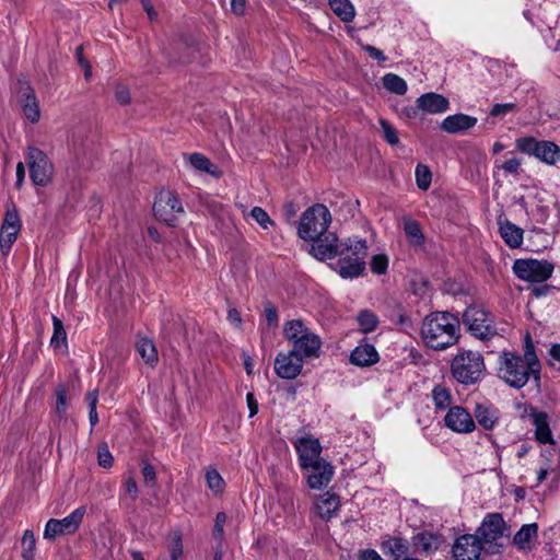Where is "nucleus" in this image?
I'll return each instance as SVG.
<instances>
[{
	"mask_svg": "<svg viewBox=\"0 0 560 560\" xmlns=\"http://www.w3.org/2000/svg\"><path fill=\"white\" fill-rule=\"evenodd\" d=\"M460 322L450 312H432L421 324V338L427 347L444 350L455 345L459 339Z\"/></svg>",
	"mask_w": 560,
	"mask_h": 560,
	"instance_id": "f257e3e1",
	"label": "nucleus"
},
{
	"mask_svg": "<svg viewBox=\"0 0 560 560\" xmlns=\"http://www.w3.org/2000/svg\"><path fill=\"white\" fill-rule=\"evenodd\" d=\"M339 259L334 268L342 278H358L365 270L368 246L364 240L349 238L340 244Z\"/></svg>",
	"mask_w": 560,
	"mask_h": 560,
	"instance_id": "f03ea898",
	"label": "nucleus"
},
{
	"mask_svg": "<svg viewBox=\"0 0 560 560\" xmlns=\"http://www.w3.org/2000/svg\"><path fill=\"white\" fill-rule=\"evenodd\" d=\"M540 371H536L520 354L511 351H503L499 357V375L505 383L514 388L525 386L533 375L539 380Z\"/></svg>",
	"mask_w": 560,
	"mask_h": 560,
	"instance_id": "7ed1b4c3",
	"label": "nucleus"
},
{
	"mask_svg": "<svg viewBox=\"0 0 560 560\" xmlns=\"http://www.w3.org/2000/svg\"><path fill=\"white\" fill-rule=\"evenodd\" d=\"M485 371L483 357L478 351L460 350L451 363L452 375L464 385H472L479 382Z\"/></svg>",
	"mask_w": 560,
	"mask_h": 560,
	"instance_id": "20e7f679",
	"label": "nucleus"
},
{
	"mask_svg": "<svg viewBox=\"0 0 560 560\" xmlns=\"http://www.w3.org/2000/svg\"><path fill=\"white\" fill-rule=\"evenodd\" d=\"M467 330L480 340H490L505 332L504 327H498L493 316L481 305H469L462 316Z\"/></svg>",
	"mask_w": 560,
	"mask_h": 560,
	"instance_id": "39448f33",
	"label": "nucleus"
},
{
	"mask_svg": "<svg viewBox=\"0 0 560 560\" xmlns=\"http://www.w3.org/2000/svg\"><path fill=\"white\" fill-rule=\"evenodd\" d=\"M330 223L331 215L327 207L316 203L303 212L298 234L304 241L315 240L326 233Z\"/></svg>",
	"mask_w": 560,
	"mask_h": 560,
	"instance_id": "423d86ee",
	"label": "nucleus"
},
{
	"mask_svg": "<svg viewBox=\"0 0 560 560\" xmlns=\"http://www.w3.org/2000/svg\"><path fill=\"white\" fill-rule=\"evenodd\" d=\"M516 148L521 152L533 155L549 165H553L560 161V148L552 141L524 137L516 140Z\"/></svg>",
	"mask_w": 560,
	"mask_h": 560,
	"instance_id": "0eeeda50",
	"label": "nucleus"
},
{
	"mask_svg": "<svg viewBox=\"0 0 560 560\" xmlns=\"http://www.w3.org/2000/svg\"><path fill=\"white\" fill-rule=\"evenodd\" d=\"M506 530L505 522L500 513L487 514L478 529L482 545L488 546L487 551L494 553L502 546L500 540Z\"/></svg>",
	"mask_w": 560,
	"mask_h": 560,
	"instance_id": "6e6552de",
	"label": "nucleus"
},
{
	"mask_svg": "<svg viewBox=\"0 0 560 560\" xmlns=\"http://www.w3.org/2000/svg\"><path fill=\"white\" fill-rule=\"evenodd\" d=\"M153 212L160 221L174 225L178 215L184 212V209L175 192L162 190L155 197Z\"/></svg>",
	"mask_w": 560,
	"mask_h": 560,
	"instance_id": "1a4fd4ad",
	"label": "nucleus"
},
{
	"mask_svg": "<svg viewBox=\"0 0 560 560\" xmlns=\"http://www.w3.org/2000/svg\"><path fill=\"white\" fill-rule=\"evenodd\" d=\"M26 163L30 167V176L34 185L46 186L54 173L52 164L48 156L37 148H28Z\"/></svg>",
	"mask_w": 560,
	"mask_h": 560,
	"instance_id": "9d476101",
	"label": "nucleus"
},
{
	"mask_svg": "<svg viewBox=\"0 0 560 560\" xmlns=\"http://www.w3.org/2000/svg\"><path fill=\"white\" fill-rule=\"evenodd\" d=\"M555 266L548 260L533 258L516 259L513 264L514 275L520 280H548L553 272Z\"/></svg>",
	"mask_w": 560,
	"mask_h": 560,
	"instance_id": "9b49d317",
	"label": "nucleus"
},
{
	"mask_svg": "<svg viewBox=\"0 0 560 560\" xmlns=\"http://www.w3.org/2000/svg\"><path fill=\"white\" fill-rule=\"evenodd\" d=\"M84 514L85 508L80 506L62 520L50 518L46 523L44 538L54 540L58 536L74 533L79 528Z\"/></svg>",
	"mask_w": 560,
	"mask_h": 560,
	"instance_id": "f8f14e48",
	"label": "nucleus"
},
{
	"mask_svg": "<svg viewBox=\"0 0 560 560\" xmlns=\"http://www.w3.org/2000/svg\"><path fill=\"white\" fill-rule=\"evenodd\" d=\"M485 548L477 535L466 534L456 539L452 552L456 560H479Z\"/></svg>",
	"mask_w": 560,
	"mask_h": 560,
	"instance_id": "ddd939ff",
	"label": "nucleus"
},
{
	"mask_svg": "<svg viewBox=\"0 0 560 560\" xmlns=\"http://www.w3.org/2000/svg\"><path fill=\"white\" fill-rule=\"evenodd\" d=\"M294 446L299 455V463L302 469L324 459L320 457L322 445L316 438L302 436L295 441Z\"/></svg>",
	"mask_w": 560,
	"mask_h": 560,
	"instance_id": "4468645a",
	"label": "nucleus"
},
{
	"mask_svg": "<svg viewBox=\"0 0 560 560\" xmlns=\"http://www.w3.org/2000/svg\"><path fill=\"white\" fill-rule=\"evenodd\" d=\"M303 362L304 358L292 350L279 353L275 360V371L281 378L293 380L301 373Z\"/></svg>",
	"mask_w": 560,
	"mask_h": 560,
	"instance_id": "2eb2a0df",
	"label": "nucleus"
},
{
	"mask_svg": "<svg viewBox=\"0 0 560 560\" xmlns=\"http://www.w3.org/2000/svg\"><path fill=\"white\" fill-rule=\"evenodd\" d=\"M306 481L307 486L314 490L326 488L331 481L335 469L326 459L319 460L307 468Z\"/></svg>",
	"mask_w": 560,
	"mask_h": 560,
	"instance_id": "dca6fc26",
	"label": "nucleus"
},
{
	"mask_svg": "<svg viewBox=\"0 0 560 560\" xmlns=\"http://www.w3.org/2000/svg\"><path fill=\"white\" fill-rule=\"evenodd\" d=\"M444 422L447 428L457 433H469L476 427L471 415L460 406L450 408Z\"/></svg>",
	"mask_w": 560,
	"mask_h": 560,
	"instance_id": "f3484780",
	"label": "nucleus"
},
{
	"mask_svg": "<svg viewBox=\"0 0 560 560\" xmlns=\"http://www.w3.org/2000/svg\"><path fill=\"white\" fill-rule=\"evenodd\" d=\"M313 244L310 248V254L319 260L331 259L336 257L340 249V244L335 234L330 233L318 238L311 240Z\"/></svg>",
	"mask_w": 560,
	"mask_h": 560,
	"instance_id": "a211bd4d",
	"label": "nucleus"
},
{
	"mask_svg": "<svg viewBox=\"0 0 560 560\" xmlns=\"http://www.w3.org/2000/svg\"><path fill=\"white\" fill-rule=\"evenodd\" d=\"M417 108L428 114H442L448 109V100L438 93L429 92L420 95L417 101Z\"/></svg>",
	"mask_w": 560,
	"mask_h": 560,
	"instance_id": "6ab92c4d",
	"label": "nucleus"
},
{
	"mask_svg": "<svg viewBox=\"0 0 560 560\" xmlns=\"http://www.w3.org/2000/svg\"><path fill=\"white\" fill-rule=\"evenodd\" d=\"M477 124V118L466 114L450 115L444 118L441 129L447 133H458L472 128Z\"/></svg>",
	"mask_w": 560,
	"mask_h": 560,
	"instance_id": "aec40b11",
	"label": "nucleus"
},
{
	"mask_svg": "<svg viewBox=\"0 0 560 560\" xmlns=\"http://www.w3.org/2000/svg\"><path fill=\"white\" fill-rule=\"evenodd\" d=\"M378 360L380 357L375 347L370 343L357 346L350 354V362L360 368L371 366L377 363Z\"/></svg>",
	"mask_w": 560,
	"mask_h": 560,
	"instance_id": "412c9836",
	"label": "nucleus"
},
{
	"mask_svg": "<svg viewBox=\"0 0 560 560\" xmlns=\"http://www.w3.org/2000/svg\"><path fill=\"white\" fill-rule=\"evenodd\" d=\"M322 340L314 331L306 334L299 343L292 347V351L304 359H316L320 354Z\"/></svg>",
	"mask_w": 560,
	"mask_h": 560,
	"instance_id": "4be33fe9",
	"label": "nucleus"
},
{
	"mask_svg": "<svg viewBox=\"0 0 560 560\" xmlns=\"http://www.w3.org/2000/svg\"><path fill=\"white\" fill-rule=\"evenodd\" d=\"M412 544L419 552L433 553L440 548L442 538L438 534L422 532L413 536Z\"/></svg>",
	"mask_w": 560,
	"mask_h": 560,
	"instance_id": "5701e85b",
	"label": "nucleus"
},
{
	"mask_svg": "<svg viewBox=\"0 0 560 560\" xmlns=\"http://www.w3.org/2000/svg\"><path fill=\"white\" fill-rule=\"evenodd\" d=\"M316 511L324 521H329L340 508L339 497L335 493L326 492L316 502Z\"/></svg>",
	"mask_w": 560,
	"mask_h": 560,
	"instance_id": "b1692460",
	"label": "nucleus"
},
{
	"mask_svg": "<svg viewBox=\"0 0 560 560\" xmlns=\"http://www.w3.org/2000/svg\"><path fill=\"white\" fill-rule=\"evenodd\" d=\"M500 235L511 248H518L523 243V229L510 221L499 222Z\"/></svg>",
	"mask_w": 560,
	"mask_h": 560,
	"instance_id": "393cba45",
	"label": "nucleus"
},
{
	"mask_svg": "<svg viewBox=\"0 0 560 560\" xmlns=\"http://www.w3.org/2000/svg\"><path fill=\"white\" fill-rule=\"evenodd\" d=\"M311 332L312 330L301 319L289 320L283 326V335L292 343V347L305 338L306 334Z\"/></svg>",
	"mask_w": 560,
	"mask_h": 560,
	"instance_id": "a878e982",
	"label": "nucleus"
},
{
	"mask_svg": "<svg viewBox=\"0 0 560 560\" xmlns=\"http://www.w3.org/2000/svg\"><path fill=\"white\" fill-rule=\"evenodd\" d=\"M532 419L535 427L536 440L542 444L552 443V434L547 415L545 412H534Z\"/></svg>",
	"mask_w": 560,
	"mask_h": 560,
	"instance_id": "bb28decb",
	"label": "nucleus"
},
{
	"mask_svg": "<svg viewBox=\"0 0 560 560\" xmlns=\"http://www.w3.org/2000/svg\"><path fill=\"white\" fill-rule=\"evenodd\" d=\"M475 418L485 430H491L498 422L497 410L488 405L477 404L474 410Z\"/></svg>",
	"mask_w": 560,
	"mask_h": 560,
	"instance_id": "cd10ccee",
	"label": "nucleus"
},
{
	"mask_svg": "<svg viewBox=\"0 0 560 560\" xmlns=\"http://www.w3.org/2000/svg\"><path fill=\"white\" fill-rule=\"evenodd\" d=\"M136 348L137 352L147 364L154 366L158 363V351L151 339L140 338L136 343Z\"/></svg>",
	"mask_w": 560,
	"mask_h": 560,
	"instance_id": "c85d7f7f",
	"label": "nucleus"
},
{
	"mask_svg": "<svg viewBox=\"0 0 560 560\" xmlns=\"http://www.w3.org/2000/svg\"><path fill=\"white\" fill-rule=\"evenodd\" d=\"M328 2L334 13L341 21L348 23L354 19L355 11L350 0H328Z\"/></svg>",
	"mask_w": 560,
	"mask_h": 560,
	"instance_id": "c756f323",
	"label": "nucleus"
},
{
	"mask_svg": "<svg viewBox=\"0 0 560 560\" xmlns=\"http://www.w3.org/2000/svg\"><path fill=\"white\" fill-rule=\"evenodd\" d=\"M382 548L390 553L395 560H399L408 552V541L400 537H392L383 542Z\"/></svg>",
	"mask_w": 560,
	"mask_h": 560,
	"instance_id": "7c9ffc66",
	"label": "nucleus"
},
{
	"mask_svg": "<svg viewBox=\"0 0 560 560\" xmlns=\"http://www.w3.org/2000/svg\"><path fill=\"white\" fill-rule=\"evenodd\" d=\"M537 532L538 526L535 523L523 525L514 535L513 541L520 548L525 549L528 547L529 542L537 537Z\"/></svg>",
	"mask_w": 560,
	"mask_h": 560,
	"instance_id": "2f4dec72",
	"label": "nucleus"
},
{
	"mask_svg": "<svg viewBox=\"0 0 560 560\" xmlns=\"http://www.w3.org/2000/svg\"><path fill=\"white\" fill-rule=\"evenodd\" d=\"M189 162L197 171L206 172L217 177L220 175V172H217V166L201 153L190 154Z\"/></svg>",
	"mask_w": 560,
	"mask_h": 560,
	"instance_id": "473e14b6",
	"label": "nucleus"
},
{
	"mask_svg": "<svg viewBox=\"0 0 560 560\" xmlns=\"http://www.w3.org/2000/svg\"><path fill=\"white\" fill-rule=\"evenodd\" d=\"M383 85L390 93L404 95L407 92L406 81L395 73H386L383 77Z\"/></svg>",
	"mask_w": 560,
	"mask_h": 560,
	"instance_id": "72a5a7b5",
	"label": "nucleus"
},
{
	"mask_svg": "<svg viewBox=\"0 0 560 560\" xmlns=\"http://www.w3.org/2000/svg\"><path fill=\"white\" fill-rule=\"evenodd\" d=\"M357 319H358V323L360 326V331L363 334H369V332L374 331L378 325L377 316L369 310H362L358 314Z\"/></svg>",
	"mask_w": 560,
	"mask_h": 560,
	"instance_id": "f704fd0d",
	"label": "nucleus"
},
{
	"mask_svg": "<svg viewBox=\"0 0 560 560\" xmlns=\"http://www.w3.org/2000/svg\"><path fill=\"white\" fill-rule=\"evenodd\" d=\"M404 231L413 245H422L424 236L417 221L408 219L404 222Z\"/></svg>",
	"mask_w": 560,
	"mask_h": 560,
	"instance_id": "c9c22d12",
	"label": "nucleus"
},
{
	"mask_svg": "<svg viewBox=\"0 0 560 560\" xmlns=\"http://www.w3.org/2000/svg\"><path fill=\"white\" fill-rule=\"evenodd\" d=\"M22 558L23 560H34L36 550V540L34 533L26 529L22 537Z\"/></svg>",
	"mask_w": 560,
	"mask_h": 560,
	"instance_id": "e433bc0d",
	"label": "nucleus"
},
{
	"mask_svg": "<svg viewBox=\"0 0 560 560\" xmlns=\"http://www.w3.org/2000/svg\"><path fill=\"white\" fill-rule=\"evenodd\" d=\"M432 398H433L435 407L439 409H445L452 402L451 392L441 385H436L433 388Z\"/></svg>",
	"mask_w": 560,
	"mask_h": 560,
	"instance_id": "4c0bfd02",
	"label": "nucleus"
},
{
	"mask_svg": "<svg viewBox=\"0 0 560 560\" xmlns=\"http://www.w3.org/2000/svg\"><path fill=\"white\" fill-rule=\"evenodd\" d=\"M416 183L419 189L427 190L431 185L432 173L424 164H418L415 171Z\"/></svg>",
	"mask_w": 560,
	"mask_h": 560,
	"instance_id": "58836bf2",
	"label": "nucleus"
},
{
	"mask_svg": "<svg viewBox=\"0 0 560 560\" xmlns=\"http://www.w3.org/2000/svg\"><path fill=\"white\" fill-rule=\"evenodd\" d=\"M206 481L209 489L212 490L214 493L222 492L225 486L223 478L214 468L207 469Z\"/></svg>",
	"mask_w": 560,
	"mask_h": 560,
	"instance_id": "ea45409f",
	"label": "nucleus"
},
{
	"mask_svg": "<svg viewBox=\"0 0 560 560\" xmlns=\"http://www.w3.org/2000/svg\"><path fill=\"white\" fill-rule=\"evenodd\" d=\"M52 324H54V334L50 340V345L54 348H60L61 345H66L67 341V334L63 328V324L61 319H59L56 316H52Z\"/></svg>",
	"mask_w": 560,
	"mask_h": 560,
	"instance_id": "a19ab883",
	"label": "nucleus"
},
{
	"mask_svg": "<svg viewBox=\"0 0 560 560\" xmlns=\"http://www.w3.org/2000/svg\"><path fill=\"white\" fill-rule=\"evenodd\" d=\"M522 358L534 366L536 371H540V363L535 353V347L529 334H526L525 336L524 357Z\"/></svg>",
	"mask_w": 560,
	"mask_h": 560,
	"instance_id": "79ce46f5",
	"label": "nucleus"
},
{
	"mask_svg": "<svg viewBox=\"0 0 560 560\" xmlns=\"http://www.w3.org/2000/svg\"><path fill=\"white\" fill-rule=\"evenodd\" d=\"M20 103L27 119L32 122H36L39 119V109L36 96L31 97L30 101L25 100Z\"/></svg>",
	"mask_w": 560,
	"mask_h": 560,
	"instance_id": "37998d69",
	"label": "nucleus"
},
{
	"mask_svg": "<svg viewBox=\"0 0 560 560\" xmlns=\"http://www.w3.org/2000/svg\"><path fill=\"white\" fill-rule=\"evenodd\" d=\"M249 215L264 229L267 230L275 222L270 219L269 214L260 207H254Z\"/></svg>",
	"mask_w": 560,
	"mask_h": 560,
	"instance_id": "c03bdc74",
	"label": "nucleus"
},
{
	"mask_svg": "<svg viewBox=\"0 0 560 560\" xmlns=\"http://www.w3.org/2000/svg\"><path fill=\"white\" fill-rule=\"evenodd\" d=\"M370 266L373 273L377 276L384 275L388 267V257L384 254L374 255Z\"/></svg>",
	"mask_w": 560,
	"mask_h": 560,
	"instance_id": "a18cd8bd",
	"label": "nucleus"
},
{
	"mask_svg": "<svg viewBox=\"0 0 560 560\" xmlns=\"http://www.w3.org/2000/svg\"><path fill=\"white\" fill-rule=\"evenodd\" d=\"M380 126L382 128L384 139L390 145H395L399 142L397 130L387 120L381 119Z\"/></svg>",
	"mask_w": 560,
	"mask_h": 560,
	"instance_id": "49530a36",
	"label": "nucleus"
},
{
	"mask_svg": "<svg viewBox=\"0 0 560 560\" xmlns=\"http://www.w3.org/2000/svg\"><path fill=\"white\" fill-rule=\"evenodd\" d=\"M15 90H16L19 102H23L25 100L30 101L31 97L36 96L33 88L24 79L18 80Z\"/></svg>",
	"mask_w": 560,
	"mask_h": 560,
	"instance_id": "de8ad7c7",
	"label": "nucleus"
},
{
	"mask_svg": "<svg viewBox=\"0 0 560 560\" xmlns=\"http://www.w3.org/2000/svg\"><path fill=\"white\" fill-rule=\"evenodd\" d=\"M56 412L61 416L68 407L67 388L63 384H59L56 388Z\"/></svg>",
	"mask_w": 560,
	"mask_h": 560,
	"instance_id": "09e8293b",
	"label": "nucleus"
},
{
	"mask_svg": "<svg viewBox=\"0 0 560 560\" xmlns=\"http://www.w3.org/2000/svg\"><path fill=\"white\" fill-rule=\"evenodd\" d=\"M2 230H20V217L15 209L7 211Z\"/></svg>",
	"mask_w": 560,
	"mask_h": 560,
	"instance_id": "8fccbe9b",
	"label": "nucleus"
},
{
	"mask_svg": "<svg viewBox=\"0 0 560 560\" xmlns=\"http://www.w3.org/2000/svg\"><path fill=\"white\" fill-rule=\"evenodd\" d=\"M97 460L98 465L103 468H110L113 466L114 458L106 444L98 447Z\"/></svg>",
	"mask_w": 560,
	"mask_h": 560,
	"instance_id": "3c124183",
	"label": "nucleus"
},
{
	"mask_svg": "<svg viewBox=\"0 0 560 560\" xmlns=\"http://www.w3.org/2000/svg\"><path fill=\"white\" fill-rule=\"evenodd\" d=\"M552 289L555 288L547 284V282H530L526 288L537 299L547 295Z\"/></svg>",
	"mask_w": 560,
	"mask_h": 560,
	"instance_id": "603ef678",
	"label": "nucleus"
},
{
	"mask_svg": "<svg viewBox=\"0 0 560 560\" xmlns=\"http://www.w3.org/2000/svg\"><path fill=\"white\" fill-rule=\"evenodd\" d=\"M226 514L224 512H219L215 516L214 527H213V536L218 540H222L224 536V524L226 522Z\"/></svg>",
	"mask_w": 560,
	"mask_h": 560,
	"instance_id": "864d4df0",
	"label": "nucleus"
},
{
	"mask_svg": "<svg viewBox=\"0 0 560 560\" xmlns=\"http://www.w3.org/2000/svg\"><path fill=\"white\" fill-rule=\"evenodd\" d=\"M18 233H19V230H8V231L2 230L1 241H0L1 248L10 249L12 244L16 240Z\"/></svg>",
	"mask_w": 560,
	"mask_h": 560,
	"instance_id": "5fc2aeb1",
	"label": "nucleus"
},
{
	"mask_svg": "<svg viewBox=\"0 0 560 560\" xmlns=\"http://www.w3.org/2000/svg\"><path fill=\"white\" fill-rule=\"evenodd\" d=\"M515 108L514 103L495 104L490 110L491 117L505 116Z\"/></svg>",
	"mask_w": 560,
	"mask_h": 560,
	"instance_id": "6e6d98bb",
	"label": "nucleus"
},
{
	"mask_svg": "<svg viewBox=\"0 0 560 560\" xmlns=\"http://www.w3.org/2000/svg\"><path fill=\"white\" fill-rule=\"evenodd\" d=\"M265 316L269 326L278 325V313L270 302H267L265 305Z\"/></svg>",
	"mask_w": 560,
	"mask_h": 560,
	"instance_id": "4d7b16f0",
	"label": "nucleus"
},
{
	"mask_svg": "<svg viewBox=\"0 0 560 560\" xmlns=\"http://www.w3.org/2000/svg\"><path fill=\"white\" fill-rule=\"evenodd\" d=\"M115 97L117 100V102L121 105H127L130 103V92L128 90V88L124 86V85H118L116 88V91H115Z\"/></svg>",
	"mask_w": 560,
	"mask_h": 560,
	"instance_id": "13d9d810",
	"label": "nucleus"
},
{
	"mask_svg": "<svg viewBox=\"0 0 560 560\" xmlns=\"http://www.w3.org/2000/svg\"><path fill=\"white\" fill-rule=\"evenodd\" d=\"M142 475L147 485H153L155 482V469L151 464H143Z\"/></svg>",
	"mask_w": 560,
	"mask_h": 560,
	"instance_id": "bf43d9fd",
	"label": "nucleus"
},
{
	"mask_svg": "<svg viewBox=\"0 0 560 560\" xmlns=\"http://www.w3.org/2000/svg\"><path fill=\"white\" fill-rule=\"evenodd\" d=\"M363 49L370 55L371 58L376 59L380 62H385L387 60L384 52L372 45H364Z\"/></svg>",
	"mask_w": 560,
	"mask_h": 560,
	"instance_id": "052dcab7",
	"label": "nucleus"
},
{
	"mask_svg": "<svg viewBox=\"0 0 560 560\" xmlns=\"http://www.w3.org/2000/svg\"><path fill=\"white\" fill-rule=\"evenodd\" d=\"M521 161L518 159H509L502 164V168L510 174H518Z\"/></svg>",
	"mask_w": 560,
	"mask_h": 560,
	"instance_id": "680f3d73",
	"label": "nucleus"
},
{
	"mask_svg": "<svg viewBox=\"0 0 560 560\" xmlns=\"http://www.w3.org/2000/svg\"><path fill=\"white\" fill-rule=\"evenodd\" d=\"M182 555H183V546L180 542V538L177 537L175 539V541L172 544L171 549H170L171 560H178Z\"/></svg>",
	"mask_w": 560,
	"mask_h": 560,
	"instance_id": "e2e57ef3",
	"label": "nucleus"
},
{
	"mask_svg": "<svg viewBox=\"0 0 560 560\" xmlns=\"http://www.w3.org/2000/svg\"><path fill=\"white\" fill-rule=\"evenodd\" d=\"M125 491L127 494L131 497L132 500H135L138 495V487L133 478L129 477L125 481Z\"/></svg>",
	"mask_w": 560,
	"mask_h": 560,
	"instance_id": "0e129e2a",
	"label": "nucleus"
},
{
	"mask_svg": "<svg viewBox=\"0 0 560 560\" xmlns=\"http://www.w3.org/2000/svg\"><path fill=\"white\" fill-rule=\"evenodd\" d=\"M228 319L229 322L234 325L235 327L240 328L242 325V318L240 312L232 307L228 312Z\"/></svg>",
	"mask_w": 560,
	"mask_h": 560,
	"instance_id": "69168bd1",
	"label": "nucleus"
},
{
	"mask_svg": "<svg viewBox=\"0 0 560 560\" xmlns=\"http://www.w3.org/2000/svg\"><path fill=\"white\" fill-rule=\"evenodd\" d=\"M246 402H247V406L249 409V417H254L258 412V402L255 399V396L253 393H247Z\"/></svg>",
	"mask_w": 560,
	"mask_h": 560,
	"instance_id": "338daca9",
	"label": "nucleus"
},
{
	"mask_svg": "<svg viewBox=\"0 0 560 560\" xmlns=\"http://www.w3.org/2000/svg\"><path fill=\"white\" fill-rule=\"evenodd\" d=\"M358 560H383V559L375 550L366 549L359 553Z\"/></svg>",
	"mask_w": 560,
	"mask_h": 560,
	"instance_id": "774afa93",
	"label": "nucleus"
}]
</instances>
